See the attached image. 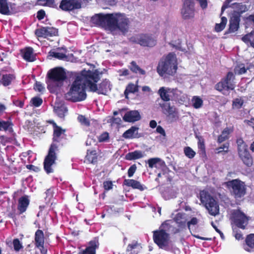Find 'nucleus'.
<instances>
[{"mask_svg": "<svg viewBox=\"0 0 254 254\" xmlns=\"http://www.w3.org/2000/svg\"><path fill=\"white\" fill-rule=\"evenodd\" d=\"M95 24L110 31L113 34H126L129 29L130 22L125 14L120 13L98 14L92 18Z\"/></svg>", "mask_w": 254, "mask_h": 254, "instance_id": "f257e3e1", "label": "nucleus"}, {"mask_svg": "<svg viewBox=\"0 0 254 254\" xmlns=\"http://www.w3.org/2000/svg\"><path fill=\"white\" fill-rule=\"evenodd\" d=\"M92 79L94 82H98L99 74L96 70H83L77 75L72 84L69 91L65 95V98L73 102L84 100L86 97L85 91L86 88H89V79Z\"/></svg>", "mask_w": 254, "mask_h": 254, "instance_id": "f03ea898", "label": "nucleus"}, {"mask_svg": "<svg viewBox=\"0 0 254 254\" xmlns=\"http://www.w3.org/2000/svg\"><path fill=\"white\" fill-rule=\"evenodd\" d=\"M177 65L176 55L170 53L160 60L157 67V71L161 76H166V75H173L176 72Z\"/></svg>", "mask_w": 254, "mask_h": 254, "instance_id": "7ed1b4c3", "label": "nucleus"}, {"mask_svg": "<svg viewBox=\"0 0 254 254\" xmlns=\"http://www.w3.org/2000/svg\"><path fill=\"white\" fill-rule=\"evenodd\" d=\"M47 83L48 88L52 93H54L61 86L66 78L65 72L61 67H56L51 69L47 74Z\"/></svg>", "mask_w": 254, "mask_h": 254, "instance_id": "20e7f679", "label": "nucleus"}, {"mask_svg": "<svg viewBox=\"0 0 254 254\" xmlns=\"http://www.w3.org/2000/svg\"><path fill=\"white\" fill-rule=\"evenodd\" d=\"M171 220H168L163 223L159 230L153 232L154 242L161 248H163L168 244L169 234L166 232L169 229Z\"/></svg>", "mask_w": 254, "mask_h": 254, "instance_id": "39448f33", "label": "nucleus"}, {"mask_svg": "<svg viewBox=\"0 0 254 254\" xmlns=\"http://www.w3.org/2000/svg\"><path fill=\"white\" fill-rule=\"evenodd\" d=\"M200 197L201 203L205 206L210 215L216 216L219 213V205L208 192L204 190L200 191Z\"/></svg>", "mask_w": 254, "mask_h": 254, "instance_id": "423d86ee", "label": "nucleus"}, {"mask_svg": "<svg viewBox=\"0 0 254 254\" xmlns=\"http://www.w3.org/2000/svg\"><path fill=\"white\" fill-rule=\"evenodd\" d=\"M129 41L148 47H153L157 43L156 38L153 35L149 34H139L132 36L129 38Z\"/></svg>", "mask_w": 254, "mask_h": 254, "instance_id": "0eeeda50", "label": "nucleus"}, {"mask_svg": "<svg viewBox=\"0 0 254 254\" xmlns=\"http://www.w3.org/2000/svg\"><path fill=\"white\" fill-rule=\"evenodd\" d=\"M228 188L236 198H241L246 193V188L244 182L238 179L233 180L226 183Z\"/></svg>", "mask_w": 254, "mask_h": 254, "instance_id": "6e6552de", "label": "nucleus"}, {"mask_svg": "<svg viewBox=\"0 0 254 254\" xmlns=\"http://www.w3.org/2000/svg\"><path fill=\"white\" fill-rule=\"evenodd\" d=\"M234 75L232 72H228L225 78L215 85V89L224 94L228 93L230 90H233L235 85L233 83Z\"/></svg>", "mask_w": 254, "mask_h": 254, "instance_id": "1a4fd4ad", "label": "nucleus"}, {"mask_svg": "<svg viewBox=\"0 0 254 254\" xmlns=\"http://www.w3.org/2000/svg\"><path fill=\"white\" fill-rule=\"evenodd\" d=\"M58 150V146L54 143H52L49 150L48 154L46 157L44 167L46 172L49 174L53 172L52 167L55 164V161L57 159L56 151Z\"/></svg>", "mask_w": 254, "mask_h": 254, "instance_id": "9d476101", "label": "nucleus"}, {"mask_svg": "<svg viewBox=\"0 0 254 254\" xmlns=\"http://www.w3.org/2000/svg\"><path fill=\"white\" fill-rule=\"evenodd\" d=\"M194 5L192 0H184L181 10L183 18L185 19L192 18L194 16Z\"/></svg>", "mask_w": 254, "mask_h": 254, "instance_id": "9b49d317", "label": "nucleus"}, {"mask_svg": "<svg viewBox=\"0 0 254 254\" xmlns=\"http://www.w3.org/2000/svg\"><path fill=\"white\" fill-rule=\"evenodd\" d=\"M89 81V82L88 83V85L91 91L97 92L98 94H105L108 90L110 89V82L106 79L102 82L98 88L96 84L97 82H94L92 79L90 78Z\"/></svg>", "mask_w": 254, "mask_h": 254, "instance_id": "f8f14e48", "label": "nucleus"}, {"mask_svg": "<svg viewBox=\"0 0 254 254\" xmlns=\"http://www.w3.org/2000/svg\"><path fill=\"white\" fill-rule=\"evenodd\" d=\"M234 223L239 228L245 229L248 224V219L245 214L239 210L234 211L232 213Z\"/></svg>", "mask_w": 254, "mask_h": 254, "instance_id": "ddd939ff", "label": "nucleus"}, {"mask_svg": "<svg viewBox=\"0 0 254 254\" xmlns=\"http://www.w3.org/2000/svg\"><path fill=\"white\" fill-rule=\"evenodd\" d=\"M14 3L8 2L7 0H0V13L3 15H11L17 11Z\"/></svg>", "mask_w": 254, "mask_h": 254, "instance_id": "4468645a", "label": "nucleus"}, {"mask_svg": "<svg viewBox=\"0 0 254 254\" xmlns=\"http://www.w3.org/2000/svg\"><path fill=\"white\" fill-rule=\"evenodd\" d=\"M35 244L36 247L39 249L41 253L45 254L47 250L44 249V235L43 232L41 230L36 231L35 234Z\"/></svg>", "mask_w": 254, "mask_h": 254, "instance_id": "2eb2a0df", "label": "nucleus"}, {"mask_svg": "<svg viewBox=\"0 0 254 254\" xmlns=\"http://www.w3.org/2000/svg\"><path fill=\"white\" fill-rule=\"evenodd\" d=\"M60 7L64 11H70L80 7V4L76 0H62Z\"/></svg>", "mask_w": 254, "mask_h": 254, "instance_id": "dca6fc26", "label": "nucleus"}, {"mask_svg": "<svg viewBox=\"0 0 254 254\" xmlns=\"http://www.w3.org/2000/svg\"><path fill=\"white\" fill-rule=\"evenodd\" d=\"M230 3H227L226 5V2H225L224 5L222 7V11H223L225 8L228 7H231L233 9L235 12L239 14L243 13L248 10V8L245 4H243L240 3L234 2L232 4H230Z\"/></svg>", "mask_w": 254, "mask_h": 254, "instance_id": "f3484780", "label": "nucleus"}, {"mask_svg": "<svg viewBox=\"0 0 254 254\" xmlns=\"http://www.w3.org/2000/svg\"><path fill=\"white\" fill-rule=\"evenodd\" d=\"M98 240L94 239L90 241L86 248L79 252V254H96V250L98 248Z\"/></svg>", "mask_w": 254, "mask_h": 254, "instance_id": "a211bd4d", "label": "nucleus"}, {"mask_svg": "<svg viewBox=\"0 0 254 254\" xmlns=\"http://www.w3.org/2000/svg\"><path fill=\"white\" fill-rule=\"evenodd\" d=\"M158 93L164 101L172 100V88L162 87L159 89Z\"/></svg>", "mask_w": 254, "mask_h": 254, "instance_id": "6ab92c4d", "label": "nucleus"}, {"mask_svg": "<svg viewBox=\"0 0 254 254\" xmlns=\"http://www.w3.org/2000/svg\"><path fill=\"white\" fill-rule=\"evenodd\" d=\"M160 106L163 109L165 114L173 118H178V113L175 107L170 106V104L168 103L160 104Z\"/></svg>", "mask_w": 254, "mask_h": 254, "instance_id": "aec40b11", "label": "nucleus"}, {"mask_svg": "<svg viewBox=\"0 0 254 254\" xmlns=\"http://www.w3.org/2000/svg\"><path fill=\"white\" fill-rule=\"evenodd\" d=\"M172 100L178 101L182 104L186 102L188 99L187 95L177 88H172Z\"/></svg>", "mask_w": 254, "mask_h": 254, "instance_id": "412c9836", "label": "nucleus"}, {"mask_svg": "<svg viewBox=\"0 0 254 254\" xmlns=\"http://www.w3.org/2000/svg\"><path fill=\"white\" fill-rule=\"evenodd\" d=\"M140 119V114L136 110L127 112L123 117L124 120L128 122H134L139 120Z\"/></svg>", "mask_w": 254, "mask_h": 254, "instance_id": "4be33fe9", "label": "nucleus"}, {"mask_svg": "<svg viewBox=\"0 0 254 254\" xmlns=\"http://www.w3.org/2000/svg\"><path fill=\"white\" fill-rule=\"evenodd\" d=\"M239 23L240 16L233 14L230 19L229 32L232 33L237 31L239 27Z\"/></svg>", "mask_w": 254, "mask_h": 254, "instance_id": "5701e85b", "label": "nucleus"}, {"mask_svg": "<svg viewBox=\"0 0 254 254\" xmlns=\"http://www.w3.org/2000/svg\"><path fill=\"white\" fill-rule=\"evenodd\" d=\"M53 141L59 142L61 139L63 138L64 135L65 129H64L61 127L58 126L56 123L53 124Z\"/></svg>", "mask_w": 254, "mask_h": 254, "instance_id": "b1692460", "label": "nucleus"}, {"mask_svg": "<svg viewBox=\"0 0 254 254\" xmlns=\"http://www.w3.org/2000/svg\"><path fill=\"white\" fill-rule=\"evenodd\" d=\"M239 155L244 163L248 166H251L253 164V159L249 153L248 149L246 150L238 152Z\"/></svg>", "mask_w": 254, "mask_h": 254, "instance_id": "393cba45", "label": "nucleus"}, {"mask_svg": "<svg viewBox=\"0 0 254 254\" xmlns=\"http://www.w3.org/2000/svg\"><path fill=\"white\" fill-rule=\"evenodd\" d=\"M138 130V127H132L123 133V137L126 139L138 138L139 137Z\"/></svg>", "mask_w": 254, "mask_h": 254, "instance_id": "a878e982", "label": "nucleus"}, {"mask_svg": "<svg viewBox=\"0 0 254 254\" xmlns=\"http://www.w3.org/2000/svg\"><path fill=\"white\" fill-rule=\"evenodd\" d=\"M140 245L136 241H133L128 244L127 249V254H137L141 250Z\"/></svg>", "mask_w": 254, "mask_h": 254, "instance_id": "bb28decb", "label": "nucleus"}, {"mask_svg": "<svg viewBox=\"0 0 254 254\" xmlns=\"http://www.w3.org/2000/svg\"><path fill=\"white\" fill-rule=\"evenodd\" d=\"M149 167L151 168L153 167L161 168L165 166V163L164 161L159 158H152L148 160Z\"/></svg>", "mask_w": 254, "mask_h": 254, "instance_id": "cd10ccee", "label": "nucleus"}, {"mask_svg": "<svg viewBox=\"0 0 254 254\" xmlns=\"http://www.w3.org/2000/svg\"><path fill=\"white\" fill-rule=\"evenodd\" d=\"M22 52V57L26 61L31 62L35 60V57L33 54V49L31 48H26Z\"/></svg>", "mask_w": 254, "mask_h": 254, "instance_id": "c85d7f7f", "label": "nucleus"}, {"mask_svg": "<svg viewBox=\"0 0 254 254\" xmlns=\"http://www.w3.org/2000/svg\"><path fill=\"white\" fill-rule=\"evenodd\" d=\"M124 184L133 189H138L140 190H144L143 186L139 182L134 180L126 179L124 181Z\"/></svg>", "mask_w": 254, "mask_h": 254, "instance_id": "c756f323", "label": "nucleus"}, {"mask_svg": "<svg viewBox=\"0 0 254 254\" xmlns=\"http://www.w3.org/2000/svg\"><path fill=\"white\" fill-rule=\"evenodd\" d=\"M29 203V201L26 197H22L19 199L18 209L21 213L25 211Z\"/></svg>", "mask_w": 254, "mask_h": 254, "instance_id": "7c9ffc66", "label": "nucleus"}, {"mask_svg": "<svg viewBox=\"0 0 254 254\" xmlns=\"http://www.w3.org/2000/svg\"><path fill=\"white\" fill-rule=\"evenodd\" d=\"M174 219L178 224H179L181 226L185 225L187 222L186 215L185 213H178L175 216Z\"/></svg>", "mask_w": 254, "mask_h": 254, "instance_id": "2f4dec72", "label": "nucleus"}, {"mask_svg": "<svg viewBox=\"0 0 254 254\" xmlns=\"http://www.w3.org/2000/svg\"><path fill=\"white\" fill-rule=\"evenodd\" d=\"M14 79L15 76L14 75L11 74H5L2 75L1 82L3 86H6L10 85Z\"/></svg>", "mask_w": 254, "mask_h": 254, "instance_id": "473e14b6", "label": "nucleus"}, {"mask_svg": "<svg viewBox=\"0 0 254 254\" xmlns=\"http://www.w3.org/2000/svg\"><path fill=\"white\" fill-rule=\"evenodd\" d=\"M143 155L141 151H135L132 152L128 153L126 156L127 160H134L143 157Z\"/></svg>", "mask_w": 254, "mask_h": 254, "instance_id": "72a5a7b5", "label": "nucleus"}, {"mask_svg": "<svg viewBox=\"0 0 254 254\" xmlns=\"http://www.w3.org/2000/svg\"><path fill=\"white\" fill-rule=\"evenodd\" d=\"M246 243L247 247H245V250L248 252H250V248H254V234L248 236L246 239Z\"/></svg>", "mask_w": 254, "mask_h": 254, "instance_id": "f704fd0d", "label": "nucleus"}, {"mask_svg": "<svg viewBox=\"0 0 254 254\" xmlns=\"http://www.w3.org/2000/svg\"><path fill=\"white\" fill-rule=\"evenodd\" d=\"M138 91V86L133 83H129L127 86L124 94L126 98L128 99V95L129 93H134Z\"/></svg>", "mask_w": 254, "mask_h": 254, "instance_id": "c9c22d12", "label": "nucleus"}, {"mask_svg": "<svg viewBox=\"0 0 254 254\" xmlns=\"http://www.w3.org/2000/svg\"><path fill=\"white\" fill-rule=\"evenodd\" d=\"M242 40L247 44L254 48V31L243 37Z\"/></svg>", "mask_w": 254, "mask_h": 254, "instance_id": "e433bc0d", "label": "nucleus"}, {"mask_svg": "<svg viewBox=\"0 0 254 254\" xmlns=\"http://www.w3.org/2000/svg\"><path fill=\"white\" fill-rule=\"evenodd\" d=\"M232 131V130L229 128H225L222 131L221 134L218 137V141L221 143L228 138L229 134Z\"/></svg>", "mask_w": 254, "mask_h": 254, "instance_id": "4c0bfd02", "label": "nucleus"}, {"mask_svg": "<svg viewBox=\"0 0 254 254\" xmlns=\"http://www.w3.org/2000/svg\"><path fill=\"white\" fill-rule=\"evenodd\" d=\"M86 159L91 163H94L97 160V156L95 150H87L86 156Z\"/></svg>", "mask_w": 254, "mask_h": 254, "instance_id": "58836bf2", "label": "nucleus"}, {"mask_svg": "<svg viewBox=\"0 0 254 254\" xmlns=\"http://www.w3.org/2000/svg\"><path fill=\"white\" fill-rule=\"evenodd\" d=\"M191 102L192 106L195 109H199L202 106L203 100L198 96H193Z\"/></svg>", "mask_w": 254, "mask_h": 254, "instance_id": "ea45409f", "label": "nucleus"}, {"mask_svg": "<svg viewBox=\"0 0 254 254\" xmlns=\"http://www.w3.org/2000/svg\"><path fill=\"white\" fill-rule=\"evenodd\" d=\"M221 20V21L220 23H217L215 25V30L217 32H220L224 29L227 22V19L225 17H222Z\"/></svg>", "mask_w": 254, "mask_h": 254, "instance_id": "a19ab883", "label": "nucleus"}, {"mask_svg": "<svg viewBox=\"0 0 254 254\" xmlns=\"http://www.w3.org/2000/svg\"><path fill=\"white\" fill-rule=\"evenodd\" d=\"M130 69L133 72L136 73H139L140 74L143 75L145 73V71L140 68L134 62H132L130 64Z\"/></svg>", "mask_w": 254, "mask_h": 254, "instance_id": "79ce46f5", "label": "nucleus"}, {"mask_svg": "<svg viewBox=\"0 0 254 254\" xmlns=\"http://www.w3.org/2000/svg\"><path fill=\"white\" fill-rule=\"evenodd\" d=\"M54 111L59 117L63 118L64 116L65 113L67 112V109L65 107L62 106L61 107H55Z\"/></svg>", "mask_w": 254, "mask_h": 254, "instance_id": "37998d69", "label": "nucleus"}, {"mask_svg": "<svg viewBox=\"0 0 254 254\" xmlns=\"http://www.w3.org/2000/svg\"><path fill=\"white\" fill-rule=\"evenodd\" d=\"M46 32V38L52 37L57 35L58 30L54 27H45Z\"/></svg>", "mask_w": 254, "mask_h": 254, "instance_id": "c03bdc74", "label": "nucleus"}, {"mask_svg": "<svg viewBox=\"0 0 254 254\" xmlns=\"http://www.w3.org/2000/svg\"><path fill=\"white\" fill-rule=\"evenodd\" d=\"M244 103L241 98H236L233 101L232 107L234 109H239L241 108Z\"/></svg>", "mask_w": 254, "mask_h": 254, "instance_id": "a18cd8bd", "label": "nucleus"}, {"mask_svg": "<svg viewBox=\"0 0 254 254\" xmlns=\"http://www.w3.org/2000/svg\"><path fill=\"white\" fill-rule=\"evenodd\" d=\"M49 57H54L55 58L60 59V60H64L66 58V56L65 54L62 53H59V52H50L49 53Z\"/></svg>", "mask_w": 254, "mask_h": 254, "instance_id": "49530a36", "label": "nucleus"}, {"mask_svg": "<svg viewBox=\"0 0 254 254\" xmlns=\"http://www.w3.org/2000/svg\"><path fill=\"white\" fill-rule=\"evenodd\" d=\"M184 153L187 157L192 158L195 155V152L190 147H186L184 148Z\"/></svg>", "mask_w": 254, "mask_h": 254, "instance_id": "de8ad7c7", "label": "nucleus"}, {"mask_svg": "<svg viewBox=\"0 0 254 254\" xmlns=\"http://www.w3.org/2000/svg\"><path fill=\"white\" fill-rule=\"evenodd\" d=\"M237 143L238 144V152H240L241 151L246 150V149H247V145L242 139H238L237 141Z\"/></svg>", "mask_w": 254, "mask_h": 254, "instance_id": "09e8293b", "label": "nucleus"}, {"mask_svg": "<svg viewBox=\"0 0 254 254\" xmlns=\"http://www.w3.org/2000/svg\"><path fill=\"white\" fill-rule=\"evenodd\" d=\"M35 33L38 37L46 38V32L45 27H43L36 30Z\"/></svg>", "mask_w": 254, "mask_h": 254, "instance_id": "8fccbe9b", "label": "nucleus"}, {"mask_svg": "<svg viewBox=\"0 0 254 254\" xmlns=\"http://www.w3.org/2000/svg\"><path fill=\"white\" fill-rule=\"evenodd\" d=\"M32 104L35 107H39L42 103V100L39 97H34L31 101Z\"/></svg>", "mask_w": 254, "mask_h": 254, "instance_id": "3c124183", "label": "nucleus"}, {"mask_svg": "<svg viewBox=\"0 0 254 254\" xmlns=\"http://www.w3.org/2000/svg\"><path fill=\"white\" fill-rule=\"evenodd\" d=\"M246 72V69L241 64L236 67L235 69V72L236 74H242L245 73Z\"/></svg>", "mask_w": 254, "mask_h": 254, "instance_id": "603ef678", "label": "nucleus"}, {"mask_svg": "<svg viewBox=\"0 0 254 254\" xmlns=\"http://www.w3.org/2000/svg\"><path fill=\"white\" fill-rule=\"evenodd\" d=\"M78 121L82 124L86 126H89V121L83 116H79L78 117Z\"/></svg>", "mask_w": 254, "mask_h": 254, "instance_id": "864d4df0", "label": "nucleus"}, {"mask_svg": "<svg viewBox=\"0 0 254 254\" xmlns=\"http://www.w3.org/2000/svg\"><path fill=\"white\" fill-rule=\"evenodd\" d=\"M34 89L36 91L42 92L44 91L45 88L40 82H36L34 86Z\"/></svg>", "mask_w": 254, "mask_h": 254, "instance_id": "5fc2aeb1", "label": "nucleus"}, {"mask_svg": "<svg viewBox=\"0 0 254 254\" xmlns=\"http://www.w3.org/2000/svg\"><path fill=\"white\" fill-rule=\"evenodd\" d=\"M14 249L15 251H18L21 248L22 245L18 239H16L13 242Z\"/></svg>", "mask_w": 254, "mask_h": 254, "instance_id": "6e6d98bb", "label": "nucleus"}, {"mask_svg": "<svg viewBox=\"0 0 254 254\" xmlns=\"http://www.w3.org/2000/svg\"><path fill=\"white\" fill-rule=\"evenodd\" d=\"M136 170V166L135 164L131 165L128 170V176L131 177Z\"/></svg>", "mask_w": 254, "mask_h": 254, "instance_id": "4d7b16f0", "label": "nucleus"}, {"mask_svg": "<svg viewBox=\"0 0 254 254\" xmlns=\"http://www.w3.org/2000/svg\"><path fill=\"white\" fill-rule=\"evenodd\" d=\"M108 137V133L107 132H104L99 136L98 139L100 142H103L107 140Z\"/></svg>", "mask_w": 254, "mask_h": 254, "instance_id": "13d9d810", "label": "nucleus"}, {"mask_svg": "<svg viewBox=\"0 0 254 254\" xmlns=\"http://www.w3.org/2000/svg\"><path fill=\"white\" fill-rule=\"evenodd\" d=\"M198 223V220L196 218L193 217L190 221H187V223L188 224V227L190 229V227L191 225H195Z\"/></svg>", "mask_w": 254, "mask_h": 254, "instance_id": "bf43d9fd", "label": "nucleus"}, {"mask_svg": "<svg viewBox=\"0 0 254 254\" xmlns=\"http://www.w3.org/2000/svg\"><path fill=\"white\" fill-rule=\"evenodd\" d=\"M246 27L248 28V26L249 23H253L254 24V14L249 16L248 17L246 18Z\"/></svg>", "mask_w": 254, "mask_h": 254, "instance_id": "052dcab7", "label": "nucleus"}, {"mask_svg": "<svg viewBox=\"0 0 254 254\" xmlns=\"http://www.w3.org/2000/svg\"><path fill=\"white\" fill-rule=\"evenodd\" d=\"M39 1L42 2L43 4H45L49 6H52L54 5V0H39Z\"/></svg>", "mask_w": 254, "mask_h": 254, "instance_id": "680f3d73", "label": "nucleus"}, {"mask_svg": "<svg viewBox=\"0 0 254 254\" xmlns=\"http://www.w3.org/2000/svg\"><path fill=\"white\" fill-rule=\"evenodd\" d=\"M103 187L106 190H109L112 188V183L110 181H106L103 183Z\"/></svg>", "mask_w": 254, "mask_h": 254, "instance_id": "e2e57ef3", "label": "nucleus"}, {"mask_svg": "<svg viewBox=\"0 0 254 254\" xmlns=\"http://www.w3.org/2000/svg\"><path fill=\"white\" fill-rule=\"evenodd\" d=\"M156 131L157 133L162 135L164 137L166 136L165 131L161 126H158L157 127Z\"/></svg>", "mask_w": 254, "mask_h": 254, "instance_id": "0e129e2a", "label": "nucleus"}, {"mask_svg": "<svg viewBox=\"0 0 254 254\" xmlns=\"http://www.w3.org/2000/svg\"><path fill=\"white\" fill-rule=\"evenodd\" d=\"M199 3L200 7L202 9L206 8L207 6V0H196Z\"/></svg>", "mask_w": 254, "mask_h": 254, "instance_id": "69168bd1", "label": "nucleus"}, {"mask_svg": "<svg viewBox=\"0 0 254 254\" xmlns=\"http://www.w3.org/2000/svg\"><path fill=\"white\" fill-rule=\"evenodd\" d=\"M9 126V124L8 122H4V121H2V122L0 121V127L1 129H4V130L7 129L8 128Z\"/></svg>", "mask_w": 254, "mask_h": 254, "instance_id": "338daca9", "label": "nucleus"}, {"mask_svg": "<svg viewBox=\"0 0 254 254\" xmlns=\"http://www.w3.org/2000/svg\"><path fill=\"white\" fill-rule=\"evenodd\" d=\"M198 148L201 149H204V144L203 140L202 139L201 137H198Z\"/></svg>", "mask_w": 254, "mask_h": 254, "instance_id": "774afa93", "label": "nucleus"}]
</instances>
